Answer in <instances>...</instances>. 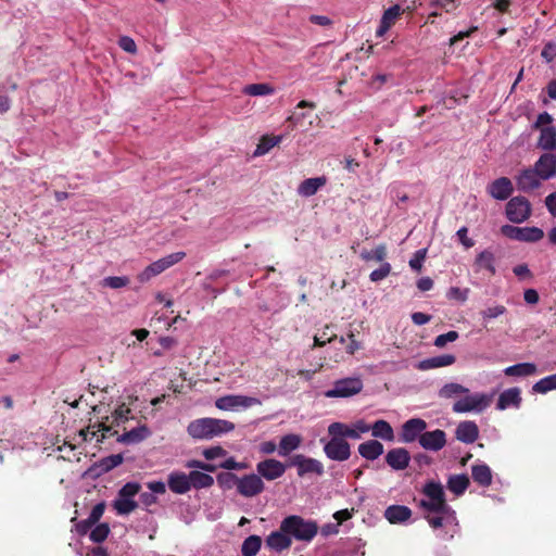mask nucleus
Wrapping results in <instances>:
<instances>
[{
  "mask_svg": "<svg viewBox=\"0 0 556 556\" xmlns=\"http://www.w3.org/2000/svg\"><path fill=\"white\" fill-rule=\"evenodd\" d=\"M538 146L547 151L556 149V128L554 126L541 128Z\"/></svg>",
  "mask_w": 556,
  "mask_h": 556,
  "instance_id": "nucleus-31",
  "label": "nucleus"
},
{
  "mask_svg": "<svg viewBox=\"0 0 556 556\" xmlns=\"http://www.w3.org/2000/svg\"><path fill=\"white\" fill-rule=\"evenodd\" d=\"M410 516V508L404 505H391L384 511V517L390 523L406 521Z\"/></svg>",
  "mask_w": 556,
  "mask_h": 556,
  "instance_id": "nucleus-27",
  "label": "nucleus"
},
{
  "mask_svg": "<svg viewBox=\"0 0 556 556\" xmlns=\"http://www.w3.org/2000/svg\"><path fill=\"white\" fill-rule=\"evenodd\" d=\"M327 184L326 176H319L314 178L304 179L298 187V193L301 197H312Z\"/></svg>",
  "mask_w": 556,
  "mask_h": 556,
  "instance_id": "nucleus-24",
  "label": "nucleus"
},
{
  "mask_svg": "<svg viewBox=\"0 0 556 556\" xmlns=\"http://www.w3.org/2000/svg\"><path fill=\"white\" fill-rule=\"evenodd\" d=\"M186 256V253L185 252H175V253H172V254H168L153 263H151L149 266H147L144 268L143 271H141L138 276H137V279L141 282V283H146L148 282L151 278L160 275L161 273H163L164 270H166L167 268L174 266L175 264L179 263L180 261H182Z\"/></svg>",
  "mask_w": 556,
  "mask_h": 556,
  "instance_id": "nucleus-4",
  "label": "nucleus"
},
{
  "mask_svg": "<svg viewBox=\"0 0 556 556\" xmlns=\"http://www.w3.org/2000/svg\"><path fill=\"white\" fill-rule=\"evenodd\" d=\"M92 428H97V433L102 432V434L97 438L98 442H103V440L108 435H116L117 434V431H113L112 426H108L105 422H97L92 426Z\"/></svg>",
  "mask_w": 556,
  "mask_h": 556,
  "instance_id": "nucleus-58",
  "label": "nucleus"
},
{
  "mask_svg": "<svg viewBox=\"0 0 556 556\" xmlns=\"http://www.w3.org/2000/svg\"><path fill=\"white\" fill-rule=\"evenodd\" d=\"M216 480H217L218 485L223 490H231L235 486L238 489L240 477H238L237 475H235L232 472L227 471V472H219L216 476Z\"/></svg>",
  "mask_w": 556,
  "mask_h": 556,
  "instance_id": "nucleus-41",
  "label": "nucleus"
},
{
  "mask_svg": "<svg viewBox=\"0 0 556 556\" xmlns=\"http://www.w3.org/2000/svg\"><path fill=\"white\" fill-rule=\"evenodd\" d=\"M473 266L476 271L484 269L491 276H494L496 274L494 253L489 249L483 250L476 256Z\"/></svg>",
  "mask_w": 556,
  "mask_h": 556,
  "instance_id": "nucleus-23",
  "label": "nucleus"
},
{
  "mask_svg": "<svg viewBox=\"0 0 556 556\" xmlns=\"http://www.w3.org/2000/svg\"><path fill=\"white\" fill-rule=\"evenodd\" d=\"M191 488L204 489L210 488L214 484V478L205 472L193 470L189 473Z\"/></svg>",
  "mask_w": 556,
  "mask_h": 556,
  "instance_id": "nucleus-36",
  "label": "nucleus"
},
{
  "mask_svg": "<svg viewBox=\"0 0 556 556\" xmlns=\"http://www.w3.org/2000/svg\"><path fill=\"white\" fill-rule=\"evenodd\" d=\"M424 494L428 498L434 500V501L440 502V503L442 501H446L443 486L439 482L431 481V482L426 483L425 486H424Z\"/></svg>",
  "mask_w": 556,
  "mask_h": 556,
  "instance_id": "nucleus-39",
  "label": "nucleus"
},
{
  "mask_svg": "<svg viewBox=\"0 0 556 556\" xmlns=\"http://www.w3.org/2000/svg\"><path fill=\"white\" fill-rule=\"evenodd\" d=\"M469 289H460L458 287H452L447 291V298L459 302H465L468 299Z\"/></svg>",
  "mask_w": 556,
  "mask_h": 556,
  "instance_id": "nucleus-57",
  "label": "nucleus"
},
{
  "mask_svg": "<svg viewBox=\"0 0 556 556\" xmlns=\"http://www.w3.org/2000/svg\"><path fill=\"white\" fill-rule=\"evenodd\" d=\"M455 437L458 441L471 444L479 437V428L475 421L466 420L458 424L455 430Z\"/></svg>",
  "mask_w": 556,
  "mask_h": 556,
  "instance_id": "nucleus-19",
  "label": "nucleus"
},
{
  "mask_svg": "<svg viewBox=\"0 0 556 556\" xmlns=\"http://www.w3.org/2000/svg\"><path fill=\"white\" fill-rule=\"evenodd\" d=\"M358 453L368 460H375L383 453V445L377 440H369L359 444Z\"/></svg>",
  "mask_w": 556,
  "mask_h": 556,
  "instance_id": "nucleus-29",
  "label": "nucleus"
},
{
  "mask_svg": "<svg viewBox=\"0 0 556 556\" xmlns=\"http://www.w3.org/2000/svg\"><path fill=\"white\" fill-rule=\"evenodd\" d=\"M289 465L298 468L299 477H304L307 473H316L318 476L324 473V466L319 460L302 454L292 456Z\"/></svg>",
  "mask_w": 556,
  "mask_h": 556,
  "instance_id": "nucleus-10",
  "label": "nucleus"
},
{
  "mask_svg": "<svg viewBox=\"0 0 556 556\" xmlns=\"http://www.w3.org/2000/svg\"><path fill=\"white\" fill-rule=\"evenodd\" d=\"M361 256L365 261L382 262L387 256V248L384 244H380L370 251H362Z\"/></svg>",
  "mask_w": 556,
  "mask_h": 556,
  "instance_id": "nucleus-45",
  "label": "nucleus"
},
{
  "mask_svg": "<svg viewBox=\"0 0 556 556\" xmlns=\"http://www.w3.org/2000/svg\"><path fill=\"white\" fill-rule=\"evenodd\" d=\"M275 89L268 84H251L247 85L243 89L245 94L257 97L274 93Z\"/></svg>",
  "mask_w": 556,
  "mask_h": 556,
  "instance_id": "nucleus-44",
  "label": "nucleus"
},
{
  "mask_svg": "<svg viewBox=\"0 0 556 556\" xmlns=\"http://www.w3.org/2000/svg\"><path fill=\"white\" fill-rule=\"evenodd\" d=\"M333 517L336 518V520L338 521L337 523L334 525H326L321 528V534L325 535V536H328V535H331V534H336L338 533L339 531V526L348 520V508L345 509H341L339 511H337Z\"/></svg>",
  "mask_w": 556,
  "mask_h": 556,
  "instance_id": "nucleus-42",
  "label": "nucleus"
},
{
  "mask_svg": "<svg viewBox=\"0 0 556 556\" xmlns=\"http://www.w3.org/2000/svg\"><path fill=\"white\" fill-rule=\"evenodd\" d=\"M371 429L365 421H356L353 428H350V438H358L359 433L368 432Z\"/></svg>",
  "mask_w": 556,
  "mask_h": 556,
  "instance_id": "nucleus-64",
  "label": "nucleus"
},
{
  "mask_svg": "<svg viewBox=\"0 0 556 556\" xmlns=\"http://www.w3.org/2000/svg\"><path fill=\"white\" fill-rule=\"evenodd\" d=\"M130 414H131L130 408L125 403H122L121 405L117 406V408L112 414L113 425H115V426L124 425L126 421H128L131 418Z\"/></svg>",
  "mask_w": 556,
  "mask_h": 556,
  "instance_id": "nucleus-46",
  "label": "nucleus"
},
{
  "mask_svg": "<svg viewBox=\"0 0 556 556\" xmlns=\"http://www.w3.org/2000/svg\"><path fill=\"white\" fill-rule=\"evenodd\" d=\"M543 179L533 167L522 169L516 177L517 189L522 192H530L541 186Z\"/></svg>",
  "mask_w": 556,
  "mask_h": 556,
  "instance_id": "nucleus-13",
  "label": "nucleus"
},
{
  "mask_svg": "<svg viewBox=\"0 0 556 556\" xmlns=\"http://www.w3.org/2000/svg\"><path fill=\"white\" fill-rule=\"evenodd\" d=\"M405 11L406 9H402L399 4L387 9L382 14L380 24L376 30V35L379 37L383 36L396 23L401 14Z\"/></svg>",
  "mask_w": 556,
  "mask_h": 556,
  "instance_id": "nucleus-18",
  "label": "nucleus"
},
{
  "mask_svg": "<svg viewBox=\"0 0 556 556\" xmlns=\"http://www.w3.org/2000/svg\"><path fill=\"white\" fill-rule=\"evenodd\" d=\"M410 460V455L407 450L403 447L392 448L386 455L387 464L394 470H403L407 468Z\"/></svg>",
  "mask_w": 556,
  "mask_h": 556,
  "instance_id": "nucleus-20",
  "label": "nucleus"
},
{
  "mask_svg": "<svg viewBox=\"0 0 556 556\" xmlns=\"http://www.w3.org/2000/svg\"><path fill=\"white\" fill-rule=\"evenodd\" d=\"M533 168L543 180H547L556 176V155L553 153H544L534 163Z\"/></svg>",
  "mask_w": 556,
  "mask_h": 556,
  "instance_id": "nucleus-15",
  "label": "nucleus"
},
{
  "mask_svg": "<svg viewBox=\"0 0 556 556\" xmlns=\"http://www.w3.org/2000/svg\"><path fill=\"white\" fill-rule=\"evenodd\" d=\"M113 506L118 515H128L138 507V504L131 498L118 496V498L114 501Z\"/></svg>",
  "mask_w": 556,
  "mask_h": 556,
  "instance_id": "nucleus-43",
  "label": "nucleus"
},
{
  "mask_svg": "<svg viewBox=\"0 0 556 556\" xmlns=\"http://www.w3.org/2000/svg\"><path fill=\"white\" fill-rule=\"evenodd\" d=\"M420 506L428 514H443V515H454L453 509L448 506L446 501L437 502L434 500H421Z\"/></svg>",
  "mask_w": 556,
  "mask_h": 556,
  "instance_id": "nucleus-34",
  "label": "nucleus"
},
{
  "mask_svg": "<svg viewBox=\"0 0 556 556\" xmlns=\"http://www.w3.org/2000/svg\"><path fill=\"white\" fill-rule=\"evenodd\" d=\"M456 357L452 354H443L434 357L426 358L418 364V369L428 370L432 368L445 367L453 365Z\"/></svg>",
  "mask_w": 556,
  "mask_h": 556,
  "instance_id": "nucleus-28",
  "label": "nucleus"
},
{
  "mask_svg": "<svg viewBox=\"0 0 556 556\" xmlns=\"http://www.w3.org/2000/svg\"><path fill=\"white\" fill-rule=\"evenodd\" d=\"M532 213L529 200L522 195L511 198L506 204V217L515 224L526 222Z\"/></svg>",
  "mask_w": 556,
  "mask_h": 556,
  "instance_id": "nucleus-5",
  "label": "nucleus"
},
{
  "mask_svg": "<svg viewBox=\"0 0 556 556\" xmlns=\"http://www.w3.org/2000/svg\"><path fill=\"white\" fill-rule=\"evenodd\" d=\"M503 236L521 242H536L544 237L542 229L538 227H517L504 225L501 227Z\"/></svg>",
  "mask_w": 556,
  "mask_h": 556,
  "instance_id": "nucleus-6",
  "label": "nucleus"
},
{
  "mask_svg": "<svg viewBox=\"0 0 556 556\" xmlns=\"http://www.w3.org/2000/svg\"><path fill=\"white\" fill-rule=\"evenodd\" d=\"M371 432L375 438H380L384 441H393L394 440V431L391 427V425L383 420H377L371 426Z\"/></svg>",
  "mask_w": 556,
  "mask_h": 556,
  "instance_id": "nucleus-35",
  "label": "nucleus"
},
{
  "mask_svg": "<svg viewBox=\"0 0 556 556\" xmlns=\"http://www.w3.org/2000/svg\"><path fill=\"white\" fill-rule=\"evenodd\" d=\"M488 192L496 200H507L514 192V186L509 178L500 177L488 186Z\"/></svg>",
  "mask_w": 556,
  "mask_h": 556,
  "instance_id": "nucleus-17",
  "label": "nucleus"
},
{
  "mask_svg": "<svg viewBox=\"0 0 556 556\" xmlns=\"http://www.w3.org/2000/svg\"><path fill=\"white\" fill-rule=\"evenodd\" d=\"M140 484L138 482H127L118 492L119 497L131 498L140 491Z\"/></svg>",
  "mask_w": 556,
  "mask_h": 556,
  "instance_id": "nucleus-55",
  "label": "nucleus"
},
{
  "mask_svg": "<svg viewBox=\"0 0 556 556\" xmlns=\"http://www.w3.org/2000/svg\"><path fill=\"white\" fill-rule=\"evenodd\" d=\"M327 397H346L348 396V379H342L338 381L336 388L328 390L326 393Z\"/></svg>",
  "mask_w": 556,
  "mask_h": 556,
  "instance_id": "nucleus-54",
  "label": "nucleus"
},
{
  "mask_svg": "<svg viewBox=\"0 0 556 556\" xmlns=\"http://www.w3.org/2000/svg\"><path fill=\"white\" fill-rule=\"evenodd\" d=\"M391 273V265L387 262H383L378 269L371 271L369 278L374 282H378L387 278Z\"/></svg>",
  "mask_w": 556,
  "mask_h": 556,
  "instance_id": "nucleus-52",
  "label": "nucleus"
},
{
  "mask_svg": "<svg viewBox=\"0 0 556 556\" xmlns=\"http://www.w3.org/2000/svg\"><path fill=\"white\" fill-rule=\"evenodd\" d=\"M202 454L205 457V459L213 460L217 457L225 456L227 454V452L222 446L217 445V446H212V447L205 448L202 452Z\"/></svg>",
  "mask_w": 556,
  "mask_h": 556,
  "instance_id": "nucleus-60",
  "label": "nucleus"
},
{
  "mask_svg": "<svg viewBox=\"0 0 556 556\" xmlns=\"http://www.w3.org/2000/svg\"><path fill=\"white\" fill-rule=\"evenodd\" d=\"M427 428V422L421 418H412L405 421L401 430V440L405 443H410L419 440Z\"/></svg>",
  "mask_w": 556,
  "mask_h": 556,
  "instance_id": "nucleus-12",
  "label": "nucleus"
},
{
  "mask_svg": "<svg viewBox=\"0 0 556 556\" xmlns=\"http://www.w3.org/2000/svg\"><path fill=\"white\" fill-rule=\"evenodd\" d=\"M151 435V431L147 425H140L123 434L117 435V442L123 444H138Z\"/></svg>",
  "mask_w": 556,
  "mask_h": 556,
  "instance_id": "nucleus-21",
  "label": "nucleus"
},
{
  "mask_svg": "<svg viewBox=\"0 0 556 556\" xmlns=\"http://www.w3.org/2000/svg\"><path fill=\"white\" fill-rule=\"evenodd\" d=\"M426 254H427V250L426 249L418 250L414 254V257L410 258V261H409L410 268L414 269V270L419 271L421 269V267H422V262L426 258Z\"/></svg>",
  "mask_w": 556,
  "mask_h": 556,
  "instance_id": "nucleus-59",
  "label": "nucleus"
},
{
  "mask_svg": "<svg viewBox=\"0 0 556 556\" xmlns=\"http://www.w3.org/2000/svg\"><path fill=\"white\" fill-rule=\"evenodd\" d=\"M265 490V483L257 473L240 477L238 493L244 497H254Z\"/></svg>",
  "mask_w": 556,
  "mask_h": 556,
  "instance_id": "nucleus-9",
  "label": "nucleus"
},
{
  "mask_svg": "<svg viewBox=\"0 0 556 556\" xmlns=\"http://www.w3.org/2000/svg\"><path fill=\"white\" fill-rule=\"evenodd\" d=\"M318 525L299 515H290L282 519V530L296 541L311 542L318 533Z\"/></svg>",
  "mask_w": 556,
  "mask_h": 556,
  "instance_id": "nucleus-2",
  "label": "nucleus"
},
{
  "mask_svg": "<svg viewBox=\"0 0 556 556\" xmlns=\"http://www.w3.org/2000/svg\"><path fill=\"white\" fill-rule=\"evenodd\" d=\"M521 403L520 390L518 388H510L503 391L497 400V409H506L509 406L519 407Z\"/></svg>",
  "mask_w": 556,
  "mask_h": 556,
  "instance_id": "nucleus-26",
  "label": "nucleus"
},
{
  "mask_svg": "<svg viewBox=\"0 0 556 556\" xmlns=\"http://www.w3.org/2000/svg\"><path fill=\"white\" fill-rule=\"evenodd\" d=\"M507 312L504 305H495L492 307H488L480 312L484 321H489L491 319L497 318L501 315H504Z\"/></svg>",
  "mask_w": 556,
  "mask_h": 556,
  "instance_id": "nucleus-49",
  "label": "nucleus"
},
{
  "mask_svg": "<svg viewBox=\"0 0 556 556\" xmlns=\"http://www.w3.org/2000/svg\"><path fill=\"white\" fill-rule=\"evenodd\" d=\"M419 444L428 451H440L446 444V434L441 429L426 431L420 435Z\"/></svg>",
  "mask_w": 556,
  "mask_h": 556,
  "instance_id": "nucleus-14",
  "label": "nucleus"
},
{
  "mask_svg": "<svg viewBox=\"0 0 556 556\" xmlns=\"http://www.w3.org/2000/svg\"><path fill=\"white\" fill-rule=\"evenodd\" d=\"M457 0H433L430 5L438 7L443 9L445 12L450 13L457 8Z\"/></svg>",
  "mask_w": 556,
  "mask_h": 556,
  "instance_id": "nucleus-62",
  "label": "nucleus"
},
{
  "mask_svg": "<svg viewBox=\"0 0 556 556\" xmlns=\"http://www.w3.org/2000/svg\"><path fill=\"white\" fill-rule=\"evenodd\" d=\"M281 136H263L254 151V155L260 156L269 152L270 149L280 143Z\"/></svg>",
  "mask_w": 556,
  "mask_h": 556,
  "instance_id": "nucleus-38",
  "label": "nucleus"
},
{
  "mask_svg": "<svg viewBox=\"0 0 556 556\" xmlns=\"http://www.w3.org/2000/svg\"><path fill=\"white\" fill-rule=\"evenodd\" d=\"M124 460L122 454H113L108 457L102 458L101 467L104 471H110L115 467L119 466Z\"/></svg>",
  "mask_w": 556,
  "mask_h": 556,
  "instance_id": "nucleus-50",
  "label": "nucleus"
},
{
  "mask_svg": "<svg viewBox=\"0 0 556 556\" xmlns=\"http://www.w3.org/2000/svg\"><path fill=\"white\" fill-rule=\"evenodd\" d=\"M471 477L473 481L482 488L492 484V470L486 464H476L471 467Z\"/></svg>",
  "mask_w": 556,
  "mask_h": 556,
  "instance_id": "nucleus-25",
  "label": "nucleus"
},
{
  "mask_svg": "<svg viewBox=\"0 0 556 556\" xmlns=\"http://www.w3.org/2000/svg\"><path fill=\"white\" fill-rule=\"evenodd\" d=\"M262 546L261 536L253 534L248 536L241 545L242 556H256Z\"/></svg>",
  "mask_w": 556,
  "mask_h": 556,
  "instance_id": "nucleus-37",
  "label": "nucleus"
},
{
  "mask_svg": "<svg viewBox=\"0 0 556 556\" xmlns=\"http://www.w3.org/2000/svg\"><path fill=\"white\" fill-rule=\"evenodd\" d=\"M105 510V504L103 502L98 503L93 506L92 510L90 511L88 519L89 521L93 522L94 525L101 519Z\"/></svg>",
  "mask_w": 556,
  "mask_h": 556,
  "instance_id": "nucleus-63",
  "label": "nucleus"
},
{
  "mask_svg": "<svg viewBox=\"0 0 556 556\" xmlns=\"http://www.w3.org/2000/svg\"><path fill=\"white\" fill-rule=\"evenodd\" d=\"M469 390L464 386L455 382L446 383L439 390L441 399H452L454 396L468 393Z\"/></svg>",
  "mask_w": 556,
  "mask_h": 556,
  "instance_id": "nucleus-40",
  "label": "nucleus"
},
{
  "mask_svg": "<svg viewBox=\"0 0 556 556\" xmlns=\"http://www.w3.org/2000/svg\"><path fill=\"white\" fill-rule=\"evenodd\" d=\"M168 488L176 494H185L190 491L191 482L189 475L181 471H174L167 479Z\"/></svg>",
  "mask_w": 556,
  "mask_h": 556,
  "instance_id": "nucleus-22",
  "label": "nucleus"
},
{
  "mask_svg": "<svg viewBox=\"0 0 556 556\" xmlns=\"http://www.w3.org/2000/svg\"><path fill=\"white\" fill-rule=\"evenodd\" d=\"M110 534V527L108 523L97 525L90 532L89 538L94 543H102Z\"/></svg>",
  "mask_w": 556,
  "mask_h": 556,
  "instance_id": "nucleus-48",
  "label": "nucleus"
},
{
  "mask_svg": "<svg viewBox=\"0 0 556 556\" xmlns=\"http://www.w3.org/2000/svg\"><path fill=\"white\" fill-rule=\"evenodd\" d=\"M266 546L275 552H282L288 549L292 545V540L288 532L282 530V521L280 522L279 529L273 531L265 540Z\"/></svg>",
  "mask_w": 556,
  "mask_h": 556,
  "instance_id": "nucleus-16",
  "label": "nucleus"
},
{
  "mask_svg": "<svg viewBox=\"0 0 556 556\" xmlns=\"http://www.w3.org/2000/svg\"><path fill=\"white\" fill-rule=\"evenodd\" d=\"M556 390V374L542 378L533 386V391L538 393H546Z\"/></svg>",
  "mask_w": 556,
  "mask_h": 556,
  "instance_id": "nucleus-47",
  "label": "nucleus"
},
{
  "mask_svg": "<svg viewBox=\"0 0 556 556\" xmlns=\"http://www.w3.org/2000/svg\"><path fill=\"white\" fill-rule=\"evenodd\" d=\"M538 371L536 365L533 363H519L505 368L504 372L510 377H528L533 376Z\"/></svg>",
  "mask_w": 556,
  "mask_h": 556,
  "instance_id": "nucleus-32",
  "label": "nucleus"
},
{
  "mask_svg": "<svg viewBox=\"0 0 556 556\" xmlns=\"http://www.w3.org/2000/svg\"><path fill=\"white\" fill-rule=\"evenodd\" d=\"M129 283V279L127 277H117L111 276L106 277L102 280V285L104 287H109L112 289H119L126 287Z\"/></svg>",
  "mask_w": 556,
  "mask_h": 556,
  "instance_id": "nucleus-53",
  "label": "nucleus"
},
{
  "mask_svg": "<svg viewBox=\"0 0 556 556\" xmlns=\"http://www.w3.org/2000/svg\"><path fill=\"white\" fill-rule=\"evenodd\" d=\"M248 466L249 465L247 463L237 462L233 457L227 458L219 465L220 468H224L227 470H243V469H247Z\"/></svg>",
  "mask_w": 556,
  "mask_h": 556,
  "instance_id": "nucleus-61",
  "label": "nucleus"
},
{
  "mask_svg": "<svg viewBox=\"0 0 556 556\" xmlns=\"http://www.w3.org/2000/svg\"><path fill=\"white\" fill-rule=\"evenodd\" d=\"M287 466L278 459L266 458L256 464L257 475L268 481H273L282 477Z\"/></svg>",
  "mask_w": 556,
  "mask_h": 556,
  "instance_id": "nucleus-8",
  "label": "nucleus"
},
{
  "mask_svg": "<svg viewBox=\"0 0 556 556\" xmlns=\"http://www.w3.org/2000/svg\"><path fill=\"white\" fill-rule=\"evenodd\" d=\"M425 518L431 528L439 529L443 527L445 520L453 518V515L427 514Z\"/></svg>",
  "mask_w": 556,
  "mask_h": 556,
  "instance_id": "nucleus-51",
  "label": "nucleus"
},
{
  "mask_svg": "<svg viewBox=\"0 0 556 556\" xmlns=\"http://www.w3.org/2000/svg\"><path fill=\"white\" fill-rule=\"evenodd\" d=\"M260 404L261 401L258 399L245 395H225L218 397L215 402V406L222 410H229L239 406L251 407Z\"/></svg>",
  "mask_w": 556,
  "mask_h": 556,
  "instance_id": "nucleus-11",
  "label": "nucleus"
},
{
  "mask_svg": "<svg viewBox=\"0 0 556 556\" xmlns=\"http://www.w3.org/2000/svg\"><path fill=\"white\" fill-rule=\"evenodd\" d=\"M235 429V424L224 419L199 418L191 421L187 427L190 437L197 440H210Z\"/></svg>",
  "mask_w": 556,
  "mask_h": 556,
  "instance_id": "nucleus-1",
  "label": "nucleus"
},
{
  "mask_svg": "<svg viewBox=\"0 0 556 556\" xmlns=\"http://www.w3.org/2000/svg\"><path fill=\"white\" fill-rule=\"evenodd\" d=\"M470 484V480L467 475H453L447 480V488L455 495H463Z\"/></svg>",
  "mask_w": 556,
  "mask_h": 556,
  "instance_id": "nucleus-33",
  "label": "nucleus"
},
{
  "mask_svg": "<svg viewBox=\"0 0 556 556\" xmlns=\"http://www.w3.org/2000/svg\"><path fill=\"white\" fill-rule=\"evenodd\" d=\"M458 339V332L451 330L446 333L440 334L434 340V345L437 348H444L447 342H454Z\"/></svg>",
  "mask_w": 556,
  "mask_h": 556,
  "instance_id": "nucleus-56",
  "label": "nucleus"
},
{
  "mask_svg": "<svg viewBox=\"0 0 556 556\" xmlns=\"http://www.w3.org/2000/svg\"><path fill=\"white\" fill-rule=\"evenodd\" d=\"M302 439L299 434L290 433L280 439L278 454L282 457L288 456L291 452L299 448Z\"/></svg>",
  "mask_w": 556,
  "mask_h": 556,
  "instance_id": "nucleus-30",
  "label": "nucleus"
},
{
  "mask_svg": "<svg viewBox=\"0 0 556 556\" xmlns=\"http://www.w3.org/2000/svg\"><path fill=\"white\" fill-rule=\"evenodd\" d=\"M331 440L326 443L324 451L330 459H348V426L342 422H333L328 428Z\"/></svg>",
  "mask_w": 556,
  "mask_h": 556,
  "instance_id": "nucleus-3",
  "label": "nucleus"
},
{
  "mask_svg": "<svg viewBox=\"0 0 556 556\" xmlns=\"http://www.w3.org/2000/svg\"><path fill=\"white\" fill-rule=\"evenodd\" d=\"M492 401V396L476 393L467 395L453 404V412L455 413H468V412H482L485 409Z\"/></svg>",
  "mask_w": 556,
  "mask_h": 556,
  "instance_id": "nucleus-7",
  "label": "nucleus"
}]
</instances>
